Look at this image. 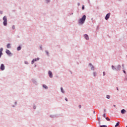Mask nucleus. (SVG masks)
Masks as SVG:
<instances>
[{"mask_svg":"<svg viewBox=\"0 0 127 127\" xmlns=\"http://www.w3.org/2000/svg\"><path fill=\"white\" fill-rule=\"evenodd\" d=\"M85 20H86V15H84L79 20L78 22L79 24H83L85 22Z\"/></svg>","mask_w":127,"mask_h":127,"instance_id":"f257e3e1","label":"nucleus"},{"mask_svg":"<svg viewBox=\"0 0 127 127\" xmlns=\"http://www.w3.org/2000/svg\"><path fill=\"white\" fill-rule=\"evenodd\" d=\"M3 25L4 26H6L7 25V19L6 18V16H4L3 18Z\"/></svg>","mask_w":127,"mask_h":127,"instance_id":"f03ea898","label":"nucleus"},{"mask_svg":"<svg viewBox=\"0 0 127 127\" xmlns=\"http://www.w3.org/2000/svg\"><path fill=\"white\" fill-rule=\"evenodd\" d=\"M0 70H1V71H3V70H4L5 69L4 64H2L0 65Z\"/></svg>","mask_w":127,"mask_h":127,"instance_id":"7ed1b4c3","label":"nucleus"},{"mask_svg":"<svg viewBox=\"0 0 127 127\" xmlns=\"http://www.w3.org/2000/svg\"><path fill=\"white\" fill-rule=\"evenodd\" d=\"M48 74L50 78H52V77H53V74L52 73V72L51 71L49 70Z\"/></svg>","mask_w":127,"mask_h":127,"instance_id":"20e7f679","label":"nucleus"},{"mask_svg":"<svg viewBox=\"0 0 127 127\" xmlns=\"http://www.w3.org/2000/svg\"><path fill=\"white\" fill-rule=\"evenodd\" d=\"M111 15V13H108L105 16L106 20H108V18H110V16Z\"/></svg>","mask_w":127,"mask_h":127,"instance_id":"39448f33","label":"nucleus"},{"mask_svg":"<svg viewBox=\"0 0 127 127\" xmlns=\"http://www.w3.org/2000/svg\"><path fill=\"white\" fill-rule=\"evenodd\" d=\"M38 60H39V58H38L37 59H33V61H32V64H34V62H35Z\"/></svg>","mask_w":127,"mask_h":127,"instance_id":"423d86ee","label":"nucleus"},{"mask_svg":"<svg viewBox=\"0 0 127 127\" xmlns=\"http://www.w3.org/2000/svg\"><path fill=\"white\" fill-rule=\"evenodd\" d=\"M3 50V49L2 48H1L0 49V58L1 57V56L2 55V51Z\"/></svg>","mask_w":127,"mask_h":127,"instance_id":"0eeeda50","label":"nucleus"},{"mask_svg":"<svg viewBox=\"0 0 127 127\" xmlns=\"http://www.w3.org/2000/svg\"><path fill=\"white\" fill-rule=\"evenodd\" d=\"M6 53L8 55H10L11 54V53L10 52V51L8 50H6Z\"/></svg>","mask_w":127,"mask_h":127,"instance_id":"6e6552de","label":"nucleus"},{"mask_svg":"<svg viewBox=\"0 0 127 127\" xmlns=\"http://www.w3.org/2000/svg\"><path fill=\"white\" fill-rule=\"evenodd\" d=\"M84 37L86 40H89V36L88 35H85Z\"/></svg>","mask_w":127,"mask_h":127,"instance_id":"1a4fd4ad","label":"nucleus"},{"mask_svg":"<svg viewBox=\"0 0 127 127\" xmlns=\"http://www.w3.org/2000/svg\"><path fill=\"white\" fill-rule=\"evenodd\" d=\"M121 68H122V67L121 66V65H119L117 66L116 70H121Z\"/></svg>","mask_w":127,"mask_h":127,"instance_id":"9d476101","label":"nucleus"},{"mask_svg":"<svg viewBox=\"0 0 127 127\" xmlns=\"http://www.w3.org/2000/svg\"><path fill=\"white\" fill-rule=\"evenodd\" d=\"M126 110L125 109H123L122 111H121V114H125L126 113Z\"/></svg>","mask_w":127,"mask_h":127,"instance_id":"9b49d317","label":"nucleus"},{"mask_svg":"<svg viewBox=\"0 0 127 127\" xmlns=\"http://www.w3.org/2000/svg\"><path fill=\"white\" fill-rule=\"evenodd\" d=\"M119 126H120V122H118L117 123L116 125L115 126V127H119Z\"/></svg>","mask_w":127,"mask_h":127,"instance_id":"f8f14e48","label":"nucleus"},{"mask_svg":"<svg viewBox=\"0 0 127 127\" xmlns=\"http://www.w3.org/2000/svg\"><path fill=\"white\" fill-rule=\"evenodd\" d=\"M11 47L10 46V44H8L7 45V48H11Z\"/></svg>","mask_w":127,"mask_h":127,"instance_id":"ddd939ff","label":"nucleus"},{"mask_svg":"<svg viewBox=\"0 0 127 127\" xmlns=\"http://www.w3.org/2000/svg\"><path fill=\"white\" fill-rule=\"evenodd\" d=\"M43 88H44L45 89H48V87H47V86H46V85H43Z\"/></svg>","mask_w":127,"mask_h":127,"instance_id":"4468645a","label":"nucleus"},{"mask_svg":"<svg viewBox=\"0 0 127 127\" xmlns=\"http://www.w3.org/2000/svg\"><path fill=\"white\" fill-rule=\"evenodd\" d=\"M89 65L91 66L92 70H94V66H93L92 64H89Z\"/></svg>","mask_w":127,"mask_h":127,"instance_id":"2eb2a0df","label":"nucleus"},{"mask_svg":"<svg viewBox=\"0 0 127 127\" xmlns=\"http://www.w3.org/2000/svg\"><path fill=\"white\" fill-rule=\"evenodd\" d=\"M61 90L62 93H64V90L63 89V87H61Z\"/></svg>","mask_w":127,"mask_h":127,"instance_id":"dca6fc26","label":"nucleus"},{"mask_svg":"<svg viewBox=\"0 0 127 127\" xmlns=\"http://www.w3.org/2000/svg\"><path fill=\"white\" fill-rule=\"evenodd\" d=\"M17 49L18 51H19V50H21V47L20 46H19Z\"/></svg>","mask_w":127,"mask_h":127,"instance_id":"f3484780","label":"nucleus"},{"mask_svg":"<svg viewBox=\"0 0 127 127\" xmlns=\"http://www.w3.org/2000/svg\"><path fill=\"white\" fill-rule=\"evenodd\" d=\"M112 67L113 70H116V68H115V66H114V65H112Z\"/></svg>","mask_w":127,"mask_h":127,"instance_id":"a211bd4d","label":"nucleus"},{"mask_svg":"<svg viewBox=\"0 0 127 127\" xmlns=\"http://www.w3.org/2000/svg\"><path fill=\"white\" fill-rule=\"evenodd\" d=\"M106 120H107V121H111V119H110L109 118H106Z\"/></svg>","mask_w":127,"mask_h":127,"instance_id":"6ab92c4d","label":"nucleus"},{"mask_svg":"<svg viewBox=\"0 0 127 127\" xmlns=\"http://www.w3.org/2000/svg\"><path fill=\"white\" fill-rule=\"evenodd\" d=\"M110 98H111V96H110V95H107V99H110Z\"/></svg>","mask_w":127,"mask_h":127,"instance_id":"aec40b11","label":"nucleus"},{"mask_svg":"<svg viewBox=\"0 0 127 127\" xmlns=\"http://www.w3.org/2000/svg\"><path fill=\"white\" fill-rule=\"evenodd\" d=\"M100 127H107V126H105V125L101 126Z\"/></svg>","mask_w":127,"mask_h":127,"instance_id":"412c9836","label":"nucleus"},{"mask_svg":"<svg viewBox=\"0 0 127 127\" xmlns=\"http://www.w3.org/2000/svg\"><path fill=\"white\" fill-rule=\"evenodd\" d=\"M93 75L94 76H96V75H97V73L96 72H94Z\"/></svg>","mask_w":127,"mask_h":127,"instance_id":"4be33fe9","label":"nucleus"},{"mask_svg":"<svg viewBox=\"0 0 127 127\" xmlns=\"http://www.w3.org/2000/svg\"><path fill=\"white\" fill-rule=\"evenodd\" d=\"M103 76H105V75H106V72L105 71L103 72Z\"/></svg>","mask_w":127,"mask_h":127,"instance_id":"5701e85b","label":"nucleus"},{"mask_svg":"<svg viewBox=\"0 0 127 127\" xmlns=\"http://www.w3.org/2000/svg\"><path fill=\"white\" fill-rule=\"evenodd\" d=\"M82 9H85V7L84 6V5L82 6Z\"/></svg>","mask_w":127,"mask_h":127,"instance_id":"b1692460","label":"nucleus"},{"mask_svg":"<svg viewBox=\"0 0 127 127\" xmlns=\"http://www.w3.org/2000/svg\"><path fill=\"white\" fill-rule=\"evenodd\" d=\"M65 100L66 102H68V99H67V98H65Z\"/></svg>","mask_w":127,"mask_h":127,"instance_id":"393cba45","label":"nucleus"},{"mask_svg":"<svg viewBox=\"0 0 127 127\" xmlns=\"http://www.w3.org/2000/svg\"><path fill=\"white\" fill-rule=\"evenodd\" d=\"M103 117H104V118H106V114H104L103 115Z\"/></svg>","mask_w":127,"mask_h":127,"instance_id":"a878e982","label":"nucleus"},{"mask_svg":"<svg viewBox=\"0 0 127 127\" xmlns=\"http://www.w3.org/2000/svg\"><path fill=\"white\" fill-rule=\"evenodd\" d=\"M79 109H81V105H79Z\"/></svg>","mask_w":127,"mask_h":127,"instance_id":"bb28decb","label":"nucleus"},{"mask_svg":"<svg viewBox=\"0 0 127 127\" xmlns=\"http://www.w3.org/2000/svg\"><path fill=\"white\" fill-rule=\"evenodd\" d=\"M12 28H13V29H14V28H15L14 26H13Z\"/></svg>","mask_w":127,"mask_h":127,"instance_id":"cd10ccee","label":"nucleus"},{"mask_svg":"<svg viewBox=\"0 0 127 127\" xmlns=\"http://www.w3.org/2000/svg\"><path fill=\"white\" fill-rule=\"evenodd\" d=\"M98 121H99V124H100V118L98 119Z\"/></svg>","mask_w":127,"mask_h":127,"instance_id":"c85d7f7f","label":"nucleus"},{"mask_svg":"<svg viewBox=\"0 0 127 127\" xmlns=\"http://www.w3.org/2000/svg\"><path fill=\"white\" fill-rule=\"evenodd\" d=\"M124 73H125V74H126V71L125 70H123Z\"/></svg>","mask_w":127,"mask_h":127,"instance_id":"c756f323","label":"nucleus"},{"mask_svg":"<svg viewBox=\"0 0 127 127\" xmlns=\"http://www.w3.org/2000/svg\"><path fill=\"white\" fill-rule=\"evenodd\" d=\"M1 14H2V11H0Z\"/></svg>","mask_w":127,"mask_h":127,"instance_id":"7c9ffc66","label":"nucleus"},{"mask_svg":"<svg viewBox=\"0 0 127 127\" xmlns=\"http://www.w3.org/2000/svg\"><path fill=\"white\" fill-rule=\"evenodd\" d=\"M117 89L118 91H119V88L117 87Z\"/></svg>","mask_w":127,"mask_h":127,"instance_id":"2f4dec72","label":"nucleus"},{"mask_svg":"<svg viewBox=\"0 0 127 127\" xmlns=\"http://www.w3.org/2000/svg\"><path fill=\"white\" fill-rule=\"evenodd\" d=\"M47 54H48V52L46 51Z\"/></svg>","mask_w":127,"mask_h":127,"instance_id":"473e14b6","label":"nucleus"},{"mask_svg":"<svg viewBox=\"0 0 127 127\" xmlns=\"http://www.w3.org/2000/svg\"><path fill=\"white\" fill-rule=\"evenodd\" d=\"M114 107H116V105H114Z\"/></svg>","mask_w":127,"mask_h":127,"instance_id":"72a5a7b5","label":"nucleus"},{"mask_svg":"<svg viewBox=\"0 0 127 127\" xmlns=\"http://www.w3.org/2000/svg\"><path fill=\"white\" fill-rule=\"evenodd\" d=\"M25 64H27V63L26 62V63H25Z\"/></svg>","mask_w":127,"mask_h":127,"instance_id":"f704fd0d","label":"nucleus"},{"mask_svg":"<svg viewBox=\"0 0 127 127\" xmlns=\"http://www.w3.org/2000/svg\"><path fill=\"white\" fill-rule=\"evenodd\" d=\"M94 114H95V111H93Z\"/></svg>","mask_w":127,"mask_h":127,"instance_id":"c9c22d12","label":"nucleus"},{"mask_svg":"<svg viewBox=\"0 0 127 127\" xmlns=\"http://www.w3.org/2000/svg\"><path fill=\"white\" fill-rule=\"evenodd\" d=\"M126 127H127V126H126Z\"/></svg>","mask_w":127,"mask_h":127,"instance_id":"e433bc0d","label":"nucleus"}]
</instances>
